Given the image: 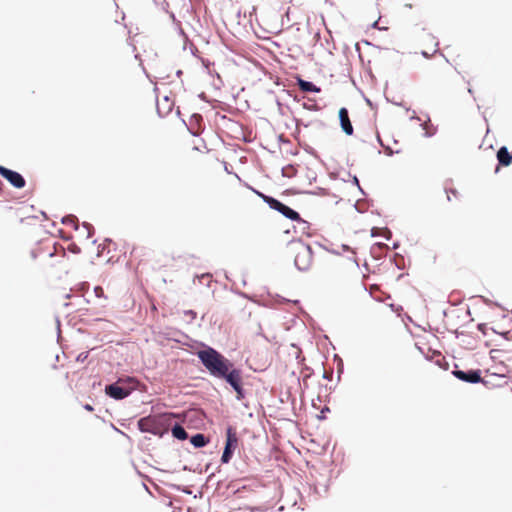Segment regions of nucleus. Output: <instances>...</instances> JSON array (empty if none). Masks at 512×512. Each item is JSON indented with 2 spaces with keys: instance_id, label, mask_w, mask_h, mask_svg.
Listing matches in <instances>:
<instances>
[{
  "instance_id": "1",
  "label": "nucleus",
  "mask_w": 512,
  "mask_h": 512,
  "mask_svg": "<svg viewBox=\"0 0 512 512\" xmlns=\"http://www.w3.org/2000/svg\"><path fill=\"white\" fill-rule=\"evenodd\" d=\"M197 356L210 375L229 383L236 392L238 400L244 398L242 372L235 368L229 359L211 347L198 351Z\"/></svg>"
},
{
  "instance_id": "2",
  "label": "nucleus",
  "mask_w": 512,
  "mask_h": 512,
  "mask_svg": "<svg viewBox=\"0 0 512 512\" xmlns=\"http://www.w3.org/2000/svg\"><path fill=\"white\" fill-rule=\"evenodd\" d=\"M290 250L294 255L295 266L305 271L310 268L313 262V253L309 245L304 242L297 240L290 243Z\"/></svg>"
},
{
  "instance_id": "3",
  "label": "nucleus",
  "mask_w": 512,
  "mask_h": 512,
  "mask_svg": "<svg viewBox=\"0 0 512 512\" xmlns=\"http://www.w3.org/2000/svg\"><path fill=\"white\" fill-rule=\"evenodd\" d=\"M415 41L420 53L425 58L432 57L438 51L437 38L426 29L418 31L415 35Z\"/></svg>"
},
{
  "instance_id": "4",
  "label": "nucleus",
  "mask_w": 512,
  "mask_h": 512,
  "mask_svg": "<svg viewBox=\"0 0 512 512\" xmlns=\"http://www.w3.org/2000/svg\"><path fill=\"white\" fill-rule=\"evenodd\" d=\"M238 438L236 431L232 427H228L226 430V444L221 457L223 463H228L232 457L233 451L237 447Z\"/></svg>"
},
{
  "instance_id": "5",
  "label": "nucleus",
  "mask_w": 512,
  "mask_h": 512,
  "mask_svg": "<svg viewBox=\"0 0 512 512\" xmlns=\"http://www.w3.org/2000/svg\"><path fill=\"white\" fill-rule=\"evenodd\" d=\"M264 201L274 210L280 212L285 217L291 219V220H300V215L298 212L294 211L290 207L286 206L282 202L278 201L277 199H274L269 196H263Z\"/></svg>"
},
{
  "instance_id": "6",
  "label": "nucleus",
  "mask_w": 512,
  "mask_h": 512,
  "mask_svg": "<svg viewBox=\"0 0 512 512\" xmlns=\"http://www.w3.org/2000/svg\"><path fill=\"white\" fill-rule=\"evenodd\" d=\"M0 175L5 178L15 188L21 189L25 186L26 182L23 176L13 170H10L0 165Z\"/></svg>"
},
{
  "instance_id": "7",
  "label": "nucleus",
  "mask_w": 512,
  "mask_h": 512,
  "mask_svg": "<svg viewBox=\"0 0 512 512\" xmlns=\"http://www.w3.org/2000/svg\"><path fill=\"white\" fill-rule=\"evenodd\" d=\"M453 375L461 381L468 383H479L481 379L480 370H454Z\"/></svg>"
},
{
  "instance_id": "8",
  "label": "nucleus",
  "mask_w": 512,
  "mask_h": 512,
  "mask_svg": "<svg viewBox=\"0 0 512 512\" xmlns=\"http://www.w3.org/2000/svg\"><path fill=\"white\" fill-rule=\"evenodd\" d=\"M105 391L107 395L116 400L124 399L130 394V390L119 386L118 383L106 386Z\"/></svg>"
},
{
  "instance_id": "9",
  "label": "nucleus",
  "mask_w": 512,
  "mask_h": 512,
  "mask_svg": "<svg viewBox=\"0 0 512 512\" xmlns=\"http://www.w3.org/2000/svg\"><path fill=\"white\" fill-rule=\"evenodd\" d=\"M339 119H340V124H341L342 130L347 135H352L353 134V126H352V123L349 118L348 110L346 108H344V107L340 108Z\"/></svg>"
},
{
  "instance_id": "10",
  "label": "nucleus",
  "mask_w": 512,
  "mask_h": 512,
  "mask_svg": "<svg viewBox=\"0 0 512 512\" xmlns=\"http://www.w3.org/2000/svg\"><path fill=\"white\" fill-rule=\"evenodd\" d=\"M497 160L500 165L508 166L512 163V154L503 146L497 152Z\"/></svg>"
},
{
  "instance_id": "11",
  "label": "nucleus",
  "mask_w": 512,
  "mask_h": 512,
  "mask_svg": "<svg viewBox=\"0 0 512 512\" xmlns=\"http://www.w3.org/2000/svg\"><path fill=\"white\" fill-rule=\"evenodd\" d=\"M297 85H298L299 89L303 92H315V93L320 92L319 87L314 85L312 82L305 81L301 78L297 79Z\"/></svg>"
},
{
  "instance_id": "12",
  "label": "nucleus",
  "mask_w": 512,
  "mask_h": 512,
  "mask_svg": "<svg viewBox=\"0 0 512 512\" xmlns=\"http://www.w3.org/2000/svg\"><path fill=\"white\" fill-rule=\"evenodd\" d=\"M172 435L179 439V440H185L187 439L188 437V434L187 432L185 431V429L180 426V425H175L173 428H172Z\"/></svg>"
},
{
  "instance_id": "13",
  "label": "nucleus",
  "mask_w": 512,
  "mask_h": 512,
  "mask_svg": "<svg viewBox=\"0 0 512 512\" xmlns=\"http://www.w3.org/2000/svg\"><path fill=\"white\" fill-rule=\"evenodd\" d=\"M190 442L197 448L204 447L207 444V439L203 434H196L191 437Z\"/></svg>"
},
{
  "instance_id": "14",
  "label": "nucleus",
  "mask_w": 512,
  "mask_h": 512,
  "mask_svg": "<svg viewBox=\"0 0 512 512\" xmlns=\"http://www.w3.org/2000/svg\"><path fill=\"white\" fill-rule=\"evenodd\" d=\"M150 419L149 418H142L139 420L138 424H139V428L141 431H149V428H148V424L150 423Z\"/></svg>"
},
{
  "instance_id": "15",
  "label": "nucleus",
  "mask_w": 512,
  "mask_h": 512,
  "mask_svg": "<svg viewBox=\"0 0 512 512\" xmlns=\"http://www.w3.org/2000/svg\"><path fill=\"white\" fill-rule=\"evenodd\" d=\"M63 223L67 225H72L77 228V219L74 216H67L63 219Z\"/></svg>"
},
{
  "instance_id": "16",
  "label": "nucleus",
  "mask_w": 512,
  "mask_h": 512,
  "mask_svg": "<svg viewBox=\"0 0 512 512\" xmlns=\"http://www.w3.org/2000/svg\"><path fill=\"white\" fill-rule=\"evenodd\" d=\"M446 192H447V198L449 201L451 200L450 193L452 194V196H455V197L457 196V191L454 189L447 190Z\"/></svg>"
},
{
  "instance_id": "17",
  "label": "nucleus",
  "mask_w": 512,
  "mask_h": 512,
  "mask_svg": "<svg viewBox=\"0 0 512 512\" xmlns=\"http://www.w3.org/2000/svg\"><path fill=\"white\" fill-rule=\"evenodd\" d=\"M95 292L99 296L101 293H103V289L101 287H96Z\"/></svg>"
},
{
  "instance_id": "18",
  "label": "nucleus",
  "mask_w": 512,
  "mask_h": 512,
  "mask_svg": "<svg viewBox=\"0 0 512 512\" xmlns=\"http://www.w3.org/2000/svg\"><path fill=\"white\" fill-rule=\"evenodd\" d=\"M85 408H86L87 410H89V411H92V410H93L92 406H91V405H89V404H88V405H86V406H85Z\"/></svg>"
}]
</instances>
